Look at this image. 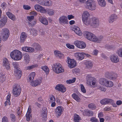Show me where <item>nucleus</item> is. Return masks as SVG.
<instances>
[{
	"mask_svg": "<svg viewBox=\"0 0 122 122\" xmlns=\"http://www.w3.org/2000/svg\"><path fill=\"white\" fill-rule=\"evenodd\" d=\"M10 55L12 59L16 61L20 60L22 57V53L17 50L13 51L10 53Z\"/></svg>",
	"mask_w": 122,
	"mask_h": 122,
	"instance_id": "nucleus-1",
	"label": "nucleus"
},
{
	"mask_svg": "<svg viewBox=\"0 0 122 122\" xmlns=\"http://www.w3.org/2000/svg\"><path fill=\"white\" fill-rule=\"evenodd\" d=\"M88 24L86 25H90L92 27L96 28L98 27L99 25V20L95 17H93L89 20L87 22Z\"/></svg>",
	"mask_w": 122,
	"mask_h": 122,
	"instance_id": "nucleus-2",
	"label": "nucleus"
},
{
	"mask_svg": "<svg viewBox=\"0 0 122 122\" xmlns=\"http://www.w3.org/2000/svg\"><path fill=\"white\" fill-rule=\"evenodd\" d=\"M86 7L91 10L95 9L96 5L95 1L93 0H88L86 2Z\"/></svg>",
	"mask_w": 122,
	"mask_h": 122,
	"instance_id": "nucleus-3",
	"label": "nucleus"
},
{
	"mask_svg": "<svg viewBox=\"0 0 122 122\" xmlns=\"http://www.w3.org/2000/svg\"><path fill=\"white\" fill-rule=\"evenodd\" d=\"M12 93L15 97L19 96L21 93V88L20 86L18 84L16 85L13 87Z\"/></svg>",
	"mask_w": 122,
	"mask_h": 122,
	"instance_id": "nucleus-4",
	"label": "nucleus"
},
{
	"mask_svg": "<svg viewBox=\"0 0 122 122\" xmlns=\"http://www.w3.org/2000/svg\"><path fill=\"white\" fill-rule=\"evenodd\" d=\"M1 34L3 37V39L6 41L9 36L10 35L9 31L7 29H4L2 30Z\"/></svg>",
	"mask_w": 122,
	"mask_h": 122,
	"instance_id": "nucleus-5",
	"label": "nucleus"
},
{
	"mask_svg": "<svg viewBox=\"0 0 122 122\" xmlns=\"http://www.w3.org/2000/svg\"><path fill=\"white\" fill-rule=\"evenodd\" d=\"M90 14L87 11H85L83 12L82 16V20L86 25L88 24L87 22L90 19L88 18Z\"/></svg>",
	"mask_w": 122,
	"mask_h": 122,
	"instance_id": "nucleus-6",
	"label": "nucleus"
},
{
	"mask_svg": "<svg viewBox=\"0 0 122 122\" xmlns=\"http://www.w3.org/2000/svg\"><path fill=\"white\" fill-rule=\"evenodd\" d=\"M105 76L106 77L110 80L115 79L117 76V74L113 72L110 73L107 72L105 74Z\"/></svg>",
	"mask_w": 122,
	"mask_h": 122,
	"instance_id": "nucleus-7",
	"label": "nucleus"
},
{
	"mask_svg": "<svg viewBox=\"0 0 122 122\" xmlns=\"http://www.w3.org/2000/svg\"><path fill=\"white\" fill-rule=\"evenodd\" d=\"M74 44L77 47L81 49L85 48L86 46L85 43L82 41H75L74 42Z\"/></svg>",
	"mask_w": 122,
	"mask_h": 122,
	"instance_id": "nucleus-8",
	"label": "nucleus"
},
{
	"mask_svg": "<svg viewBox=\"0 0 122 122\" xmlns=\"http://www.w3.org/2000/svg\"><path fill=\"white\" fill-rule=\"evenodd\" d=\"M67 62L68 66L70 68H72L76 66V61L73 59H71L69 57H67Z\"/></svg>",
	"mask_w": 122,
	"mask_h": 122,
	"instance_id": "nucleus-9",
	"label": "nucleus"
},
{
	"mask_svg": "<svg viewBox=\"0 0 122 122\" xmlns=\"http://www.w3.org/2000/svg\"><path fill=\"white\" fill-rule=\"evenodd\" d=\"M100 102L102 104L106 105L109 103L113 104L114 103V101L112 99L106 98L101 100Z\"/></svg>",
	"mask_w": 122,
	"mask_h": 122,
	"instance_id": "nucleus-10",
	"label": "nucleus"
},
{
	"mask_svg": "<svg viewBox=\"0 0 122 122\" xmlns=\"http://www.w3.org/2000/svg\"><path fill=\"white\" fill-rule=\"evenodd\" d=\"M55 89L57 90L61 91L63 93L65 92L66 90V88L63 85L61 84L56 85Z\"/></svg>",
	"mask_w": 122,
	"mask_h": 122,
	"instance_id": "nucleus-11",
	"label": "nucleus"
},
{
	"mask_svg": "<svg viewBox=\"0 0 122 122\" xmlns=\"http://www.w3.org/2000/svg\"><path fill=\"white\" fill-rule=\"evenodd\" d=\"M59 22L61 24L63 23L67 24L68 23L67 18L64 15L60 17L59 19Z\"/></svg>",
	"mask_w": 122,
	"mask_h": 122,
	"instance_id": "nucleus-12",
	"label": "nucleus"
},
{
	"mask_svg": "<svg viewBox=\"0 0 122 122\" xmlns=\"http://www.w3.org/2000/svg\"><path fill=\"white\" fill-rule=\"evenodd\" d=\"M42 78H40L36 80L35 81H33L30 82V85L33 86H36L39 85H40L42 82Z\"/></svg>",
	"mask_w": 122,
	"mask_h": 122,
	"instance_id": "nucleus-13",
	"label": "nucleus"
},
{
	"mask_svg": "<svg viewBox=\"0 0 122 122\" xmlns=\"http://www.w3.org/2000/svg\"><path fill=\"white\" fill-rule=\"evenodd\" d=\"M110 59L111 61L113 63H117L119 61V59L117 55L113 54L110 56Z\"/></svg>",
	"mask_w": 122,
	"mask_h": 122,
	"instance_id": "nucleus-14",
	"label": "nucleus"
},
{
	"mask_svg": "<svg viewBox=\"0 0 122 122\" xmlns=\"http://www.w3.org/2000/svg\"><path fill=\"white\" fill-rule=\"evenodd\" d=\"M83 53L77 52L75 53V56L78 60H82L84 57Z\"/></svg>",
	"mask_w": 122,
	"mask_h": 122,
	"instance_id": "nucleus-15",
	"label": "nucleus"
},
{
	"mask_svg": "<svg viewBox=\"0 0 122 122\" xmlns=\"http://www.w3.org/2000/svg\"><path fill=\"white\" fill-rule=\"evenodd\" d=\"M63 107L61 106H58L56 109L55 112L57 116H60L63 111Z\"/></svg>",
	"mask_w": 122,
	"mask_h": 122,
	"instance_id": "nucleus-16",
	"label": "nucleus"
},
{
	"mask_svg": "<svg viewBox=\"0 0 122 122\" xmlns=\"http://www.w3.org/2000/svg\"><path fill=\"white\" fill-rule=\"evenodd\" d=\"M3 66H5L7 70H9L10 68V64L7 58H5L3 60Z\"/></svg>",
	"mask_w": 122,
	"mask_h": 122,
	"instance_id": "nucleus-17",
	"label": "nucleus"
},
{
	"mask_svg": "<svg viewBox=\"0 0 122 122\" xmlns=\"http://www.w3.org/2000/svg\"><path fill=\"white\" fill-rule=\"evenodd\" d=\"M15 75L17 78H20L21 76V71L20 68L15 69Z\"/></svg>",
	"mask_w": 122,
	"mask_h": 122,
	"instance_id": "nucleus-18",
	"label": "nucleus"
},
{
	"mask_svg": "<svg viewBox=\"0 0 122 122\" xmlns=\"http://www.w3.org/2000/svg\"><path fill=\"white\" fill-rule=\"evenodd\" d=\"M87 83L88 85H92L91 82L95 80V79L92 77L91 75H88L86 76Z\"/></svg>",
	"mask_w": 122,
	"mask_h": 122,
	"instance_id": "nucleus-19",
	"label": "nucleus"
},
{
	"mask_svg": "<svg viewBox=\"0 0 122 122\" xmlns=\"http://www.w3.org/2000/svg\"><path fill=\"white\" fill-rule=\"evenodd\" d=\"M117 19V16L116 15L113 14L109 17L108 21L110 23H112L115 21Z\"/></svg>",
	"mask_w": 122,
	"mask_h": 122,
	"instance_id": "nucleus-20",
	"label": "nucleus"
},
{
	"mask_svg": "<svg viewBox=\"0 0 122 122\" xmlns=\"http://www.w3.org/2000/svg\"><path fill=\"white\" fill-rule=\"evenodd\" d=\"M22 50L23 51L29 52H33L34 50L32 47H29L25 46L22 47Z\"/></svg>",
	"mask_w": 122,
	"mask_h": 122,
	"instance_id": "nucleus-21",
	"label": "nucleus"
},
{
	"mask_svg": "<svg viewBox=\"0 0 122 122\" xmlns=\"http://www.w3.org/2000/svg\"><path fill=\"white\" fill-rule=\"evenodd\" d=\"M84 35L85 36L88 40H90L93 34L87 31L83 32Z\"/></svg>",
	"mask_w": 122,
	"mask_h": 122,
	"instance_id": "nucleus-22",
	"label": "nucleus"
},
{
	"mask_svg": "<svg viewBox=\"0 0 122 122\" xmlns=\"http://www.w3.org/2000/svg\"><path fill=\"white\" fill-rule=\"evenodd\" d=\"M39 20L43 24L46 25L48 24V20L45 17L41 16L39 17Z\"/></svg>",
	"mask_w": 122,
	"mask_h": 122,
	"instance_id": "nucleus-23",
	"label": "nucleus"
},
{
	"mask_svg": "<svg viewBox=\"0 0 122 122\" xmlns=\"http://www.w3.org/2000/svg\"><path fill=\"white\" fill-rule=\"evenodd\" d=\"M31 46L33 48L37 51L41 50L42 49L41 46L38 43H34Z\"/></svg>",
	"mask_w": 122,
	"mask_h": 122,
	"instance_id": "nucleus-24",
	"label": "nucleus"
},
{
	"mask_svg": "<svg viewBox=\"0 0 122 122\" xmlns=\"http://www.w3.org/2000/svg\"><path fill=\"white\" fill-rule=\"evenodd\" d=\"M91 37L90 41L94 42H99V41H101V39L100 38H98L94 34H93L92 35Z\"/></svg>",
	"mask_w": 122,
	"mask_h": 122,
	"instance_id": "nucleus-25",
	"label": "nucleus"
},
{
	"mask_svg": "<svg viewBox=\"0 0 122 122\" xmlns=\"http://www.w3.org/2000/svg\"><path fill=\"white\" fill-rule=\"evenodd\" d=\"M86 67L88 69L92 68L93 65V62L91 61H87L85 62Z\"/></svg>",
	"mask_w": 122,
	"mask_h": 122,
	"instance_id": "nucleus-26",
	"label": "nucleus"
},
{
	"mask_svg": "<svg viewBox=\"0 0 122 122\" xmlns=\"http://www.w3.org/2000/svg\"><path fill=\"white\" fill-rule=\"evenodd\" d=\"M61 65L59 63H56L53 64L52 66V69L54 72H57V68L59 67H61Z\"/></svg>",
	"mask_w": 122,
	"mask_h": 122,
	"instance_id": "nucleus-27",
	"label": "nucleus"
},
{
	"mask_svg": "<svg viewBox=\"0 0 122 122\" xmlns=\"http://www.w3.org/2000/svg\"><path fill=\"white\" fill-rule=\"evenodd\" d=\"M74 31L79 36H81L82 35V33L80 30V29L77 26H75L73 29Z\"/></svg>",
	"mask_w": 122,
	"mask_h": 122,
	"instance_id": "nucleus-28",
	"label": "nucleus"
},
{
	"mask_svg": "<svg viewBox=\"0 0 122 122\" xmlns=\"http://www.w3.org/2000/svg\"><path fill=\"white\" fill-rule=\"evenodd\" d=\"M6 14L8 17L13 21L15 20H16V18L15 15L11 12H6Z\"/></svg>",
	"mask_w": 122,
	"mask_h": 122,
	"instance_id": "nucleus-29",
	"label": "nucleus"
},
{
	"mask_svg": "<svg viewBox=\"0 0 122 122\" xmlns=\"http://www.w3.org/2000/svg\"><path fill=\"white\" fill-rule=\"evenodd\" d=\"M27 37L25 33L23 32L21 33L20 36V41L21 42L23 43Z\"/></svg>",
	"mask_w": 122,
	"mask_h": 122,
	"instance_id": "nucleus-30",
	"label": "nucleus"
},
{
	"mask_svg": "<svg viewBox=\"0 0 122 122\" xmlns=\"http://www.w3.org/2000/svg\"><path fill=\"white\" fill-rule=\"evenodd\" d=\"M99 5L102 7H105L106 6V3L105 0H97Z\"/></svg>",
	"mask_w": 122,
	"mask_h": 122,
	"instance_id": "nucleus-31",
	"label": "nucleus"
},
{
	"mask_svg": "<svg viewBox=\"0 0 122 122\" xmlns=\"http://www.w3.org/2000/svg\"><path fill=\"white\" fill-rule=\"evenodd\" d=\"M7 22L6 18H1L0 21V27H2Z\"/></svg>",
	"mask_w": 122,
	"mask_h": 122,
	"instance_id": "nucleus-32",
	"label": "nucleus"
},
{
	"mask_svg": "<svg viewBox=\"0 0 122 122\" xmlns=\"http://www.w3.org/2000/svg\"><path fill=\"white\" fill-rule=\"evenodd\" d=\"M72 97L73 98L78 102H80L81 99L75 93H73L72 94Z\"/></svg>",
	"mask_w": 122,
	"mask_h": 122,
	"instance_id": "nucleus-33",
	"label": "nucleus"
},
{
	"mask_svg": "<svg viewBox=\"0 0 122 122\" xmlns=\"http://www.w3.org/2000/svg\"><path fill=\"white\" fill-rule=\"evenodd\" d=\"M24 59L25 62L27 63H29L30 59L29 55L27 54H25L24 55Z\"/></svg>",
	"mask_w": 122,
	"mask_h": 122,
	"instance_id": "nucleus-34",
	"label": "nucleus"
},
{
	"mask_svg": "<svg viewBox=\"0 0 122 122\" xmlns=\"http://www.w3.org/2000/svg\"><path fill=\"white\" fill-rule=\"evenodd\" d=\"M35 75V72H32L29 76L28 77L29 78V80H28V81H31L32 80H33Z\"/></svg>",
	"mask_w": 122,
	"mask_h": 122,
	"instance_id": "nucleus-35",
	"label": "nucleus"
},
{
	"mask_svg": "<svg viewBox=\"0 0 122 122\" xmlns=\"http://www.w3.org/2000/svg\"><path fill=\"white\" fill-rule=\"evenodd\" d=\"M74 117L73 119L74 121L75 122H79V121L81 119V118L79 116L76 114H75L74 115Z\"/></svg>",
	"mask_w": 122,
	"mask_h": 122,
	"instance_id": "nucleus-36",
	"label": "nucleus"
},
{
	"mask_svg": "<svg viewBox=\"0 0 122 122\" xmlns=\"http://www.w3.org/2000/svg\"><path fill=\"white\" fill-rule=\"evenodd\" d=\"M107 81L105 78H102L100 79L99 82L101 85L105 86Z\"/></svg>",
	"mask_w": 122,
	"mask_h": 122,
	"instance_id": "nucleus-37",
	"label": "nucleus"
},
{
	"mask_svg": "<svg viewBox=\"0 0 122 122\" xmlns=\"http://www.w3.org/2000/svg\"><path fill=\"white\" fill-rule=\"evenodd\" d=\"M41 69L44 71L46 74H48L49 72V69L46 66H44L41 67Z\"/></svg>",
	"mask_w": 122,
	"mask_h": 122,
	"instance_id": "nucleus-38",
	"label": "nucleus"
},
{
	"mask_svg": "<svg viewBox=\"0 0 122 122\" xmlns=\"http://www.w3.org/2000/svg\"><path fill=\"white\" fill-rule=\"evenodd\" d=\"M113 85L112 82L111 81H107L105 86L107 87H112Z\"/></svg>",
	"mask_w": 122,
	"mask_h": 122,
	"instance_id": "nucleus-39",
	"label": "nucleus"
},
{
	"mask_svg": "<svg viewBox=\"0 0 122 122\" xmlns=\"http://www.w3.org/2000/svg\"><path fill=\"white\" fill-rule=\"evenodd\" d=\"M42 115L44 117H46L47 116V111L46 108H44L42 109Z\"/></svg>",
	"mask_w": 122,
	"mask_h": 122,
	"instance_id": "nucleus-40",
	"label": "nucleus"
},
{
	"mask_svg": "<svg viewBox=\"0 0 122 122\" xmlns=\"http://www.w3.org/2000/svg\"><path fill=\"white\" fill-rule=\"evenodd\" d=\"M57 72H55L57 73H59L63 72L64 71V70L63 68L62 67V66L61 67H59L58 68H57Z\"/></svg>",
	"mask_w": 122,
	"mask_h": 122,
	"instance_id": "nucleus-41",
	"label": "nucleus"
},
{
	"mask_svg": "<svg viewBox=\"0 0 122 122\" xmlns=\"http://www.w3.org/2000/svg\"><path fill=\"white\" fill-rule=\"evenodd\" d=\"M38 65L37 64L33 65H32L26 67L25 68L27 70L32 69L33 68L37 67Z\"/></svg>",
	"mask_w": 122,
	"mask_h": 122,
	"instance_id": "nucleus-42",
	"label": "nucleus"
},
{
	"mask_svg": "<svg viewBox=\"0 0 122 122\" xmlns=\"http://www.w3.org/2000/svg\"><path fill=\"white\" fill-rule=\"evenodd\" d=\"M116 53L119 56L122 57V48H120L117 51Z\"/></svg>",
	"mask_w": 122,
	"mask_h": 122,
	"instance_id": "nucleus-43",
	"label": "nucleus"
},
{
	"mask_svg": "<svg viewBox=\"0 0 122 122\" xmlns=\"http://www.w3.org/2000/svg\"><path fill=\"white\" fill-rule=\"evenodd\" d=\"M12 65L15 68V69H18V68H19V65L18 62H13L12 63Z\"/></svg>",
	"mask_w": 122,
	"mask_h": 122,
	"instance_id": "nucleus-44",
	"label": "nucleus"
},
{
	"mask_svg": "<svg viewBox=\"0 0 122 122\" xmlns=\"http://www.w3.org/2000/svg\"><path fill=\"white\" fill-rule=\"evenodd\" d=\"M42 6L38 4H36L34 6L35 9L37 11H39Z\"/></svg>",
	"mask_w": 122,
	"mask_h": 122,
	"instance_id": "nucleus-45",
	"label": "nucleus"
},
{
	"mask_svg": "<svg viewBox=\"0 0 122 122\" xmlns=\"http://www.w3.org/2000/svg\"><path fill=\"white\" fill-rule=\"evenodd\" d=\"M88 107L90 109L92 110L94 109L96 107V106L93 103L89 104L88 105Z\"/></svg>",
	"mask_w": 122,
	"mask_h": 122,
	"instance_id": "nucleus-46",
	"label": "nucleus"
},
{
	"mask_svg": "<svg viewBox=\"0 0 122 122\" xmlns=\"http://www.w3.org/2000/svg\"><path fill=\"white\" fill-rule=\"evenodd\" d=\"M52 5V3L51 1L50 0L45 1V5L47 6H51Z\"/></svg>",
	"mask_w": 122,
	"mask_h": 122,
	"instance_id": "nucleus-47",
	"label": "nucleus"
},
{
	"mask_svg": "<svg viewBox=\"0 0 122 122\" xmlns=\"http://www.w3.org/2000/svg\"><path fill=\"white\" fill-rule=\"evenodd\" d=\"M76 80V78H74L73 79L70 80H67L66 81V82L67 84H71L74 82Z\"/></svg>",
	"mask_w": 122,
	"mask_h": 122,
	"instance_id": "nucleus-48",
	"label": "nucleus"
},
{
	"mask_svg": "<svg viewBox=\"0 0 122 122\" xmlns=\"http://www.w3.org/2000/svg\"><path fill=\"white\" fill-rule=\"evenodd\" d=\"M86 113L87 115L88 116H92L93 114V112L91 111H86Z\"/></svg>",
	"mask_w": 122,
	"mask_h": 122,
	"instance_id": "nucleus-49",
	"label": "nucleus"
},
{
	"mask_svg": "<svg viewBox=\"0 0 122 122\" xmlns=\"http://www.w3.org/2000/svg\"><path fill=\"white\" fill-rule=\"evenodd\" d=\"M80 86H81V90L82 92L83 93H85L86 92V90L83 85L81 84L80 85Z\"/></svg>",
	"mask_w": 122,
	"mask_h": 122,
	"instance_id": "nucleus-50",
	"label": "nucleus"
},
{
	"mask_svg": "<svg viewBox=\"0 0 122 122\" xmlns=\"http://www.w3.org/2000/svg\"><path fill=\"white\" fill-rule=\"evenodd\" d=\"M10 117L11 120L13 122L15 121V116L13 114H11L10 115Z\"/></svg>",
	"mask_w": 122,
	"mask_h": 122,
	"instance_id": "nucleus-51",
	"label": "nucleus"
},
{
	"mask_svg": "<svg viewBox=\"0 0 122 122\" xmlns=\"http://www.w3.org/2000/svg\"><path fill=\"white\" fill-rule=\"evenodd\" d=\"M90 120L92 122H99L98 119L94 117H93L91 118Z\"/></svg>",
	"mask_w": 122,
	"mask_h": 122,
	"instance_id": "nucleus-52",
	"label": "nucleus"
},
{
	"mask_svg": "<svg viewBox=\"0 0 122 122\" xmlns=\"http://www.w3.org/2000/svg\"><path fill=\"white\" fill-rule=\"evenodd\" d=\"M66 45L67 48L70 49H73L74 47V46L71 45L69 44H66Z\"/></svg>",
	"mask_w": 122,
	"mask_h": 122,
	"instance_id": "nucleus-53",
	"label": "nucleus"
},
{
	"mask_svg": "<svg viewBox=\"0 0 122 122\" xmlns=\"http://www.w3.org/2000/svg\"><path fill=\"white\" fill-rule=\"evenodd\" d=\"M23 8L25 10H28L30 9L31 7L28 5H24L23 6Z\"/></svg>",
	"mask_w": 122,
	"mask_h": 122,
	"instance_id": "nucleus-54",
	"label": "nucleus"
},
{
	"mask_svg": "<svg viewBox=\"0 0 122 122\" xmlns=\"http://www.w3.org/2000/svg\"><path fill=\"white\" fill-rule=\"evenodd\" d=\"M46 0H40L39 1V3L42 5H45Z\"/></svg>",
	"mask_w": 122,
	"mask_h": 122,
	"instance_id": "nucleus-55",
	"label": "nucleus"
},
{
	"mask_svg": "<svg viewBox=\"0 0 122 122\" xmlns=\"http://www.w3.org/2000/svg\"><path fill=\"white\" fill-rule=\"evenodd\" d=\"M39 11L41 13H46V10L42 7H41Z\"/></svg>",
	"mask_w": 122,
	"mask_h": 122,
	"instance_id": "nucleus-56",
	"label": "nucleus"
},
{
	"mask_svg": "<svg viewBox=\"0 0 122 122\" xmlns=\"http://www.w3.org/2000/svg\"><path fill=\"white\" fill-rule=\"evenodd\" d=\"M98 89L100 90H101L102 91L105 92L106 90V89L105 88L102 86H99L98 87Z\"/></svg>",
	"mask_w": 122,
	"mask_h": 122,
	"instance_id": "nucleus-57",
	"label": "nucleus"
},
{
	"mask_svg": "<svg viewBox=\"0 0 122 122\" xmlns=\"http://www.w3.org/2000/svg\"><path fill=\"white\" fill-rule=\"evenodd\" d=\"M0 79L2 81H4L5 80V76L1 74L0 76Z\"/></svg>",
	"mask_w": 122,
	"mask_h": 122,
	"instance_id": "nucleus-58",
	"label": "nucleus"
},
{
	"mask_svg": "<svg viewBox=\"0 0 122 122\" xmlns=\"http://www.w3.org/2000/svg\"><path fill=\"white\" fill-rule=\"evenodd\" d=\"M30 114L27 113L26 115V120L27 121H30Z\"/></svg>",
	"mask_w": 122,
	"mask_h": 122,
	"instance_id": "nucleus-59",
	"label": "nucleus"
},
{
	"mask_svg": "<svg viewBox=\"0 0 122 122\" xmlns=\"http://www.w3.org/2000/svg\"><path fill=\"white\" fill-rule=\"evenodd\" d=\"M54 11L52 10H49L48 11V14L50 15H53L54 14Z\"/></svg>",
	"mask_w": 122,
	"mask_h": 122,
	"instance_id": "nucleus-60",
	"label": "nucleus"
},
{
	"mask_svg": "<svg viewBox=\"0 0 122 122\" xmlns=\"http://www.w3.org/2000/svg\"><path fill=\"white\" fill-rule=\"evenodd\" d=\"M60 53L61 52L57 50H55L54 51V54L56 57H57Z\"/></svg>",
	"mask_w": 122,
	"mask_h": 122,
	"instance_id": "nucleus-61",
	"label": "nucleus"
},
{
	"mask_svg": "<svg viewBox=\"0 0 122 122\" xmlns=\"http://www.w3.org/2000/svg\"><path fill=\"white\" fill-rule=\"evenodd\" d=\"M28 20L29 21H31L32 20H33L34 18V16H28L27 17Z\"/></svg>",
	"mask_w": 122,
	"mask_h": 122,
	"instance_id": "nucleus-62",
	"label": "nucleus"
},
{
	"mask_svg": "<svg viewBox=\"0 0 122 122\" xmlns=\"http://www.w3.org/2000/svg\"><path fill=\"white\" fill-rule=\"evenodd\" d=\"M2 122H8L7 118L6 117H4L2 118Z\"/></svg>",
	"mask_w": 122,
	"mask_h": 122,
	"instance_id": "nucleus-63",
	"label": "nucleus"
},
{
	"mask_svg": "<svg viewBox=\"0 0 122 122\" xmlns=\"http://www.w3.org/2000/svg\"><path fill=\"white\" fill-rule=\"evenodd\" d=\"M55 100V98L54 97L53 95H52L50 98V101L52 102H54Z\"/></svg>",
	"mask_w": 122,
	"mask_h": 122,
	"instance_id": "nucleus-64",
	"label": "nucleus"
}]
</instances>
